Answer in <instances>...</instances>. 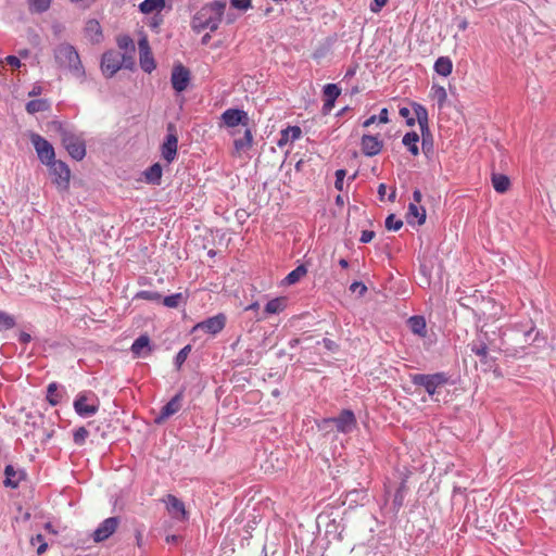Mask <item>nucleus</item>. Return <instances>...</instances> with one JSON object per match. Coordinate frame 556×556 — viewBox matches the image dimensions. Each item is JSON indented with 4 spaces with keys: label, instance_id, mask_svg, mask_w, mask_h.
Returning a JSON list of instances; mask_svg holds the SVG:
<instances>
[{
    "label": "nucleus",
    "instance_id": "aec40b11",
    "mask_svg": "<svg viewBox=\"0 0 556 556\" xmlns=\"http://www.w3.org/2000/svg\"><path fill=\"white\" fill-rule=\"evenodd\" d=\"M301 135L302 130L299 126H289L280 131V137L277 141V144L279 148H282L288 143H292L300 139Z\"/></svg>",
    "mask_w": 556,
    "mask_h": 556
},
{
    "label": "nucleus",
    "instance_id": "9b49d317",
    "mask_svg": "<svg viewBox=\"0 0 556 556\" xmlns=\"http://www.w3.org/2000/svg\"><path fill=\"white\" fill-rule=\"evenodd\" d=\"M325 422H332L339 432L349 433L355 428L356 418L352 410L344 409L338 417L325 419Z\"/></svg>",
    "mask_w": 556,
    "mask_h": 556
},
{
    "label": "nucleus",
    "instance_id": "a878e982",
    "mask_svg": "<svg viewBox=\"0 0 556 556\" xmlns=\"http://www.w3.org/2000/svg\"><path fill=\"white\" fill-rule=\"evenodd\" d=\"M86 36L93 42H99L102 39L101 25L97 20H89L85 26Z\"/></svg>",
    "mask_w": 556,
    "mask_h": 556
},
{
    "label": "nucleus",
    "instance_id": "f3484780",
    "mask_svg": "<svg viewBox=\"0 0 556 556\" xmlns=\"http://www.w3.org/2000/svg\"><path fill=\"white\" fill-rule=\"evenodd\" d=\"M165 504L168 513L173 518L178 520H185L187 518V511L185 508V504L174 495H167L165 500Z\"/></svg>",
    "mask_w": 556,
    "mask_h": 556
},
{
    "label": "nucleus",
    "instance_id": "ea45409f",
    "mask_svg": "<svg viewBox=\"0 0 556 556\" xmlns=\"http://www.w3.org/2000/svg\"><path fill=\"white\" fill-rule=\"evenodd\" d=\"M47 399L52 405L59 404L60 395L58 394V384L55 382L48 386Z\"/></svg>",
    "mask_w": 556,
    "mask_h": 556
},
{
    "label": "nucleus",
    "instance_id": "f704fd0d",
    "mask_svg": "<svg viewBox=\"0 0 556 556\" xmlns=\"http://www.w3.org/2000/svg\"><path fill=\"white\" fill-rule=\"evenodd\" d=\"M431 97L438 102L439 108H442L447 99V93L444 87L433 85L431 87Z\"/></svg>",
    "mask_w": 556,
    "mask_h": 556
},
{
    "label": "nucleus",
    "instance_id": "473e14b6",
    "mask_svg": "<svg viewBox=\"0 0 556 556\" xmlns=\"http://www.w3.org/2000/svg\"><path fill=\"white\" fill-rule=\"evenodd\" d=\"M49 109L50 103L46 99L31 100L26 104V111L29 114L48 111Z\"/></svg>",
    "mask_w": 556,
    "mask_h": 556
},
{
    "label": "nucleus",
    "instance_id": "a19ab883",
    "mask_svg": "<svg viewBox=\"0 0 556 556\" xmlns=\"http://www.w3.org/2000/svg\"><path fill=\"white\" fill-rule=\"evenodd\" d=\"M403 222L395 217V215L391 214L386 219V228L388 230L397 231L402 228Z\"/></svg>",
    "mask_w": 556,
    "mask_h": 556
},
{
    "label": "nucleus",
    "instance_id": "ddd939ff",
    "mask_svg": "<svg viewBox=\"0 0 556 556\" xmlns=\"http://www.w3.org/2000/svg\"><path fill=\"white\" fill-rule=\"evenodd\" d=\"M170 81L175 91H185L190 81L189 70L181 64L175 65L172 72Z\"/></svg>",
    "mask_w": 556,
    "mask_h": 556
},
{
    "label": "nucleus",
    "instance_id": "4c0bfd02",
    "mask_svg": "<svg viewBox=\"0 0 556 556\" xmlns=\"http://www.w3.org/2000/svg\"><path fill=\"white\" fill-rule=\"evenodd\" d=\"M471 352L480 357L481 361H484L488 356V346L484 342H472L471 343Z\"/></svg>",
    "mask_w": 556,
    "mask_h": 556
},
{
    "label": "nucleus",
    "instance_id": "a211bd4d",
    "mask_svg": "<svg viewBox=\"0 0 556 556\" xmlns=\"http://www.w3.org/2000/svg\"><path fill=\"white\" fill-rule=\"evenodd\" d=\"M180 394L175 395L169 402H167L161 409L160 415L155 418L156 424H161L180 409Z\"/></svg>",
    "mask_w": 556,
    "mask_h": 556
},
{
    "label": "nucleus",
    "instance_id": "c85d7f7f",
    "mask_svg": "<svg viewBox=\"0 0 556 556\" xmlns=\"http://www.w3.org/2000/svg\"><path fill=\"white\" fill-rule=\"evenodd\" d=\"M434 71L443 76L447 77L453 71V63L447 56H440L434 63Z\"/></svg>",
    "mask_w": 556,
    "mask_h": 556
},
{
    "label": "nucleus",
    "instance_id": "680f3d73",
    "mask_svg": "<svg viewBox=\"0 0 556 556\" xmlns=\"http://www.w3.org/2000/svg\"><path fill=\"white\" fill-rule=\"evenodd\" d=\"M377 121H378V117H377L376 115H372V116L368 117V118L363 123V126H364V127H369V126H371L372 124H375Z\"/></svg>",
    "mask_w": 556,
    "mask_h": 556
},
{
    "label": "nucleus",
    "instance_id": "1a4fd4ad",
    "mask_svg": "<svg viewBox=\"0 0 556 556\" xmlns=\"http://www.w3.org/2000/svg\"><path fill=\"white\" fill-rule=\"evenodd\" d=\"M124 56L117 51H108L101 59V70L104 75L112 77L123 66Z\"/></svg>",
    "mask_w": 556,
    "mask_h": 556
},
{
    "label": "nucleus",
    "instance_id": "9d476101",
    "mask_svg": "<svg viewBox=\"0 0 556 556\" xmlns=\"http://www.w3.org/2000/svg\"><path fill=\"white\" fill-rule=\"evenodd\" d=\"M118 525L119 519L117 517L103 520L91 534L93 542L100 543L108 540L117 530Z\"/></svg>",
    "mask_w": 556,
    "mask_h": 556
},
{
    "label": "nucleus",
    "instance_id": "cd10ccee",
    "mask_svg": "<svg viewBox=\"0 0 556 556\" xmlns=\"http://www.w3.org/2000/svg\"><path fill=\"white\" fill-rule=\"evenodd\" d=\"M418 141L419 136L415 131L405 134L402 140L403 144L414 156L419 154Z\"/></svg>",
    "mask_w": 556,
    "mask_h": 556
},
{
    "label": "nucleus",
    "instance_id": "774afa93",
    "mask_svg": "<svg viewBox=\"0 0 556 556\" xmlns=\"http://www.w3.org/2000/svg\"><path fill=\"white\" fill-rule=\"evenodd\" d=\"M467 27H468V22H467V20H462V21H459V23H458V28H459L460 30H465Z\"/></svg>",
    "mask_w": 556,
    "mask_h": 556
},
{
    "label": "nucleus",
    "instance_id": "bf43d9fd",
    "mask_svg": "<svg viewBox=\"0 0 556 556\" xmlns=\"http://www.w3.org/2000/svg\"><path fill=\"white\" fill-rule=\"evenodd\" d=\"M377 117L379 123L387 124L389 122L388 109L383 108Z\"/></svg>",
    "mask_w": 556,
    "mask_h": 556
},
{
    "label": "nucleus",
    "instance_id": "72a5a7b5",
    "mask_svg": "<svg viewBox=\"0 0 556 556\" xmlns=\"http://www.w3.org/2000/svg\"><path fill=\"white\" fill-rule=\"evenodd\" d=\"M307 273V269L304 265H300L296 268H294L292 271H290L286 278L285 282L287 285H294L302 277H304Z\"/></svg>",
    "mask_w": 556,
    "mask_h": 556
},
{
    "label": "nucleus",
    "instance_id": "58836bf2",
    "mask_svg": "<svg viewBox=\"0 0 556 556\" xmlns=\"http://www.w3.org/2000/svg\"><path fill=\"white\" fill-rule=\"evenodd\" d=\"M15 326L13 316L0 311V330H8Z\"/></svg>",
    "mask_w": 556,
    "mask_h": 556
},
{
    "label": "nucleus",
    "instance_id": "0e129e2a",
    "mask_svg": "<svg viewBox=\"0 0 556 556\" xmlns=\"http://www.w3.org/2000/svg\"><path fill=\"white\" fill-rule=\"evenodd\" d=\"M128 45L132 46V40L130 38L126 37V38H123L122 40H119V46L122 48H127Z\"/></svg>",
    "mask_w": 556,
    "mask_h": 556
},
{
    "label": "nucleus",
    "instance_id": "5fc2aeb1",
    "mask_svg": "<svg viewBox=\"0 0 556 556\" xmlns=\"http://www.w3.org/2000/svg\"><path fill=\"white\" fill-rule=\"evenodd\" d=\"M5 62L15 68H20L22 66L21 60L15 55L7 56Z\"/></svg>",
    "mask_w": 556,
    "mask_h": 556
},
{
    "label": "nucleus",
    "instance_id": "e2e57ef3",
    "mask_svg": "<svg viewBox=\"0 0 556 556\" xmlns=\"http://www.w3.org/2000/svg\"><path fill=\"white\" fill-rule=\"evenodd\" d=\"M41 91H42V89H41L40 86H34L33 89L28 92V96L29 97H35V96L40 94Z\"/></svg>",
    "mask_w": 556,
    "mask_h": 556
},
{
    "label": "nucleus",
    "instance_id": "6e6552de",
    "mask_svg": "<svg viewBox=\"0 0 556 556\" xmlns=\"http://www.w3.org/2000/svg\"><path fill=\"white\" fill-rule=\"evenodd\" d=\"M222 123L225 127L233 129L239 125L249 128V115L245 111L240 109H228L220 116Z\"/></svg>",
    "mask_w": 556,
    "mask_h": 556
},
{
    "label": "nucleus",
    "instance_id": "20e7f679",
    "mask_svg": "<svg viewBox=\"0 0 556 556\" xmlns=\"http://www.w3.org/2000/svg\"><path fill=\"white\" fill-rule=\"evenodd\" d=\"M62 143L73 159L80 161L85 157V155H86L85 142H84L83 138H80L76 134H74L70 130H63L62 131Z\"/></svg>",
    "mask_w": 556,
    "mask_h": 556
},
{
    "label": "nucleus",
    "instance_id": "b1692460",
    "mask_svg": "<svg viewBox=\"0 0 556 556\" xmlns=\"http://www.w3.org/2000/svg\"><path fill=\"white\" fill-rule=\"evenodd\" d=\"M410 331L414 334H417L421 338H425L427 334V324L426 319L422 316H412L407 320Z\"/></svg>",
    "mask_w": 556,
    "mask_h": 556
},
{
    "label": "nucleus",
    "instance_id": "2f4dec72",
    "mask_svg": "<svg viewBox=\"0 0 556 556\" xmlns=\"http://www.w3.org/2000/svg\"><path fill=\"white\" fill-rule=\"evenodd\" d=\"M492 185L496 192L504 193L508 190L510 181L507 176L502 174H493Z\"/></svg>",
    "mask_w": 556,
    "mask_h": 556
},
{
    "label": "nucleus",
    "instance_id": "c9c22d12",
    "mask_svg": "<svg viewBox=\"0 0 556 556\" xmlns=\"http://www.w3.org/2000/svg\"><path fill=\"white\" fill-rule=\"evenodd\" d=\"M4 473H5L4 484L7 486L16 488L18 484V481L16 480V472H15L13 466L8 465L4 469Z\"/></svg>",
    "mask_w": 556,
    "mask_h": 556
},
{
    "label": "nucleus",
    "instance_id": "4468645a",
    "mask_svg": "<svg viewBox=\"0 0 556 556\" xmlns=\"http://www.w3.org/2000/svg\"><path fill=\"white\" fill-rule=\"evenodd\" d=\"M226 324V317L224 314L210 317L194 326V330H203L211 334L220 332Z\"/></svg>",
    "mask_w": 556,
    "mask_h": 556
},
{
    "label": "nucleus",
    "instance_id": "412c9836",
    "mask_svg": "<svg viewBox=\"0 0 556 556\" xmlns=\"http://www.w3.org/2000/svg\"><path fill=\"white\" fill-rule=\"evenodd\" d=\"M413 110H414V113H415V116H416L415 122L416 121L418 122L420 130H421V134H422V137H425L426 134H429L428 111H427V109L424 105H421L419 103H414L413 104Z\"/></svg>",
    "mask_w": 556,
    "mask_h": 556
},
{
    "label": "nucleus",
    "instance_id": "39448f33",
    "mask_svg": "<svg viewBox=\"0 0 556 556\" xmlns=\"http://www.w3.org/2000/svg\"><path fill=\"white\" fill-rule=\"evenodd\" d=\"M74 409L80 417H91L98 412L99 403L93 394L79 393L74 401Z\"/></svg>",
    "mask_w": 556,
    "mask_h": 556
},
{
    "label": "nucleus",
    "instance_id": "864d4df0",
    "mask_svg": "<svg viewBox=\"0 0 556 556\" xmlns=\"http://www.w3.org/2000/svg\"><path fill=\"white\" fill-rule=\"evenodd\" d=\"M374 237H375V232L374 231H371V230H363L359 240L363 243H368V242H370L374 239Z\"/></svg>",
    "mask_w": 556,
    "mask_h": 556
},
{
    "label": "nucleus",
    "instance_id": "603ef678",
    "mask_svg": "<svg viewBox=\"0 0 556 556\" xmlns=\"http://www.w3.org/2000/svg\"><path fill=\"white\" fill-rule=\"evenodd\" d=\"M163 18L160 15V13L153 14V16L149 21V26L153 29L159 28V26L162 24Z\"/></svg>",
    "mask_w": 556,
    "mask_h": 556
},
{
    "label": "nucleus",
    "instance_id": "c756f323",
    "mask_svg": "<svg viewBox=\"0 0 556 556\" xmlns=\"http://www.w3.org/2000/svg\"><path fill=\"white\" fill-rule=\"evenodd\" d=\"M144 178L148 184L160 185L162 178V166L159 163L150 166L144 172Z\"/></svg>",
    "mask_w": 556,
    "mask_h": 556
},
{
    "label": "nucleus",
    "instance_id": "a18cd8bd",
    "mask_svg": "<svg viewBox=\"0 0 556 556\" xmlns=\"http://www.w3.org/2000/svg\"><path fill=\"white\" fill-rule=\"evenodd\" d=\"M190 351H191V346L186 345L177 353V355L175 357V365L177 368H180L181 365L186 362Z\"/></svg>",
    "mask_w": 556,
    "mask_h": 556
},
{
    "label": "nucleus",
    "instance_id": "7ed1b4c3",
    "mask_svg": "<svg viewBox=\"0 0 556 556\" xmlns=\"http://www.w3.org/2000/svg\"><path fill=\"white\" fill-rule=\"evenodd\" d=\"M413 384L422 387L430 396H433L437 389L446 384L448 378L444 372H435L431 375L415 374L410 376Z\"/></svg>",
    "mask_w": 556,
    "mask_h": 556
},
{
    "label": "nucleus",
    "instance_id": "37998d69",
    "mask_svg": "<svg viewBox=\"0 0 556 556\" xmlns=\"http://www.w3.org/2000/svg\"><path fill=\"white\" fill-rule=\"evenodd\" d=\"M31 545L37 546V554L41 555L47 551L48 544L45 542V539L41 534H37L31 538Z\"/></svg>",
    "mask_w": 556,
    "mask_h": 556
},
{
    "label": "nucleus",
    "instance_id": "e433bc0d",
    "mask_svg": "<svg viewBox=\"0 0 556 556\" xmlns=\"http://www.w3.org/2000/svg\"><path fill=\"white\" fill-rule=\"evenodd\" d=\"M323 91L325 99L337 100V98L341 94V89L336 84L325 85Z\"/></svg>",
    "mask_w": 556,
    "mask_h": 556
},
{
    "label": "nucleus",
    "instance_id": "49530a36",
    "mask_svg": "<svg viewBox=\"0 0 556 556\" xmlns=\"http://www.w3.org/2000/svg\"><path fill=\"white\" fill-rule=\"evenodd\" d=\"M345 175H346V172H345L344 169H338V170L336 172V182H334V187H336L339 191H342V190H343V184H344Z\"/></svg>",
    "mask_w": 556,
    "mask_h": 556
},
{
    "label": "nucleus",
    "instance_id": "f8f14e48",
    "mask_svg": "<svg viewBox=\"0 0 556 556\" xmlns=\"http://www.w3.org/2000/svg\"><path fill=\"white\" fill-rule=\"evenodd\" d=\"M138 49L141 68L147 73H151L155 68V62L150 50L148 38L146 36H142L139 39Z\"/></svg>",
    "mask_w": 556,
    "mask_h": 556
},
{
    "label": "nucleus",
    "instance_id": "13d9d810",
    "mask_svg": "<svg viewBox=\"0 0 556 556\" xmlns=\"http://www.w3.org/2000/svg\"><path fill=\"white\" fill-rule=\"evenodd\" d=\"M321 342H323L324 346L329 351H336L338 348L337 343L330 339L325 338V339H323Z\"/></svg>",
    "mask_w": 556,
    "mask_h": 556
},
{
    "label": "nucleus",
    "instance_id": "79ce46f5",
    "mask_svg": "<svg viewBox=\"0 0 556 556\" xmlns=\"http://www.w3.org/2000/svg\"><path fill=\"white\" fill-rule=\"evenodd\" d=\"M182 300L181 293H175L168 296H165L163 300V304L167 307L175 308L178 307Z\"/></svg>",
    "mask_w": 556,
    "mask_h": 556
},
{
    "label": "nucleus",
    "instance_id": "f03ea898",
    "mask_svg": "<svg viewBox=\"0 0 556 556\" xmlns=\"http://www.w3.org/2000/svg\"><path fill=\"white\" fill-rule=\"evenodd\" d=\"M53 58L58 67L67 71L74 78L83 83L86 71L74 46L61 42L53 49Z\"/></svg>",
    "mask_w": 556,
    "mask_h": 556
},
{
    "label": "nucleus",
    "instance_id": "052dcab7",
    "mask_svg": "<svg viewBox=\"0 0 556 556\" xmlns=\"http://www.w3.org/2000/svg\"><path fill=\"white\" fill-rule=\"evenodd\" d=\"M421 200H422V194H421L420 190L416 189L413 192V202L412 203H416L417 205H419Z\"/></svg>",
    "mask_w": 556,
    "mask_h": 556
},
{
    "label": "nucleus",
    "instance_id": "69168bd1",
    "mask_svg": "<svg viewBox=\"0 0 556 556\" xmlns=\"http://www.w3.org/2000/svg\"><path fill=\"white\" fill-rule=\"evenodd\" d=\"M30 334L26 333V332H22L21 336H20V341L23 342V343H28L30 341Z\"/></svg>",
    "mask_w": 556,
    "mask_h": 556
},
{
    "label": "nucleus",
    "instance_id": "6e6d98bb",
    "mask_svg": "<svg viewBox=\"0 0 556 556\" xmlns=\"http://www.w3.org/2000/svg\"><path fill=\"white\" fill-rule=\"evenodd\" d=\"M350 290L353 292L359 290L361 294H363L366 292L367 288L364 283L355 281L351 285Z\"/></svg>",
    "mask_w": 556,
    "mask_h": 556
},
{
    "label": "nucleus",
    "instance_id": "2eb2a0df",
    "mask_svg": "<svg viewBox=\"0 0 556 556\" xmlns=\"http://www.w3.org/2000/svg\"><path fill=\"white\" fill-rule=\"evenodd\" d=\"M361 148L366 156H375L381 152L383 141L379 136L364 135L361 139Z\"/></svg>",
    "mask_w": 556,
    "mask_h": 556
},
{
    "label": "nucleus",
    "instance_id": "6ab92c4d",
    "mask_svg": "<svg viewBox=\"0 0 556 556\" xmlns=\"http://www.w3.org/2000/svg\"><path fill=\"white\" fill-rule=\"evenodd\" d=\"M406 220L409 225H422L426 222V208L416 203H409L406 214Z\"/></svg>",
    "mask_w": 556,
    "mask_h": 556
},
{
    "label": "nucleus",
    "instance_id": "4d7b16f0",
    "mask_svg": "<svg viewBox=\"0 0 556 556\" xmlns=\"http://www.w3.org/2000/svg\"><path fill=\"white\" fill-rule=\"evenodd\" d=\"M334 102H336V100L325 99V102H324V105H323V111H324L325 114H328V113L331 112V110L334 106Z\"/></svg>",
    "mask_w": 556,
    "mask_h": 556
},
{
    "label": "nucleus",
    "instance_id": "423d86ee",
    "mask_svg": "<svg viewBox=\"0 0 556 556\" xmlns=\"http://www.w3.org/2000/svg\"><path fill=\"white\" fill-rule=\"evenodd\" d=\"M49 169L50 174L53 177V182L60 188V189H67L70 185V178H71V170L68 166L59 160H52L51 163L46 164Z\"/></svg>",
    "mask_w": 556,
    "mask_h": 556
},
{
    "label": "nucleus",
    "instance_id": "0eeeda50",
    "mask_svg": "<svg viewBox=\"0 0 556 556\" xmlns=\"http://www.w3.org/2000/svg\"><path fill=\"white\" fill-rule=\"evenodd\" d=\"M30 141L43 164L51 163L54 160V149L52 144L38 134L30 135Z\"/></svg>",
    "mask_w": 556,
    "mask_h": 556
},
{
    "label": "nucleus",
    "instance_id": "4be33fe9",
    "mask_svg": "<svg viewBox=\"0 0 556 556\" xmlns=\"http://www.w3.org/2000/svg\"><path fill=\"white\" fill-rule=\"evenodd\" d=\"M166 5V0H143L139 4V11L142 14H156L161 13Z\"/></svg>",
    "mask_w": 556,
    "mask_h": 556
},
{
    "label": "nucleus",
    "instance_id": "09e8293b",
    "mask_svg": "<svg viewBox=\"0 0 556 556\" xmlns=\"http://www.w3.org/2000/svg\"><path fill=\"white\" fill-rule=\"evenodd\" d=\"M138 298H141V299H144V300H150V301H155V300H159L161 298V295L156 292H152V291H140L138 294H137Z\"/></svg>",
    "mask_w": 556,
    "mask_h": 556
},
{
    "label": "nucleus",
    "instance_id": "f257e3e1",
    "mask_svg": "<svg viewBox=\"0 0 556 556\" xmlns=\"http://www.w3.org/2000/svg\"><path fill=\"white\" fill-rule=\"evenodd\" d=\"M225 1H212L200 7L192 16L191 28L195 33L216 31L226 10Z\"/></svg>",
    "mask_w": 556,
    "mask_h": 556
},
{
    "label": "nucleus",
    "instance_id": "de8ad7c7",
    "mask_svg": "<svg viewBox=\"0 0 556 556\" xmlns=\"http://www.w3.org/2000/svg\"><path fill=\"white\" fill-rule=\"evenodd\" d=\"M230 3L233 8L247 11L251 7V0H230Z\"/></svg>",
    "mask_w": 556,
    "mask_h": 556
},
{
    "label": "nucleus",
    "instance_id": "7c9ffc66",
    "mask_svg": "<svg viewBox=\"0 0 556 556\" xmlns=\"http://www.w3.org/2000/svg\"><path fill=\"white\" fill-rule=\"evenodd\" d=\"M53 0H28V10L30 13L42 14L47 12Z\"/></svg>",
    "mask_w": 556,
    "mask_h": 556
},
{
    "label": "nucleus",
    "instance_id": "bb28decb",
    "mask_svg": "<svg viewBox=\"0 0 556 556\" xmlns=\"http://www.w3.org/2000/svg\"><path fill=\"white\" fill-rule=\"evenodd\" d=\"M253 142V136L250 128H245L242 138L235 139L233 147L237 153L243 152L251 148Z\"/></svg>",
    "mask_w": 556,
    "mask_h": 556
},
{
    "label": "nucleus",
    "instance_id": "c03bdc74",
    "mask_svg": "<svg viewBox=\"0 0 556 556\" xmlns=\"http://www.w3.org/2000/svg\"><path fill=\"white\" fill-rule=\"evenodd\" d=\"M89 432L85 427H79L74 431V442L78 445H83L88 437Z\"/></svg>",
    "mask_w": 556,
    "mask_h": 556
},
{
    "label": "nucleus",
    "instance_id": "dca6fc26",
    "mask_svg": "<svg viewBox=\"0 0 556 556\" xmlns=\"http://www.w3.org/2000/svg\"><path fill=\"white\" fill-rule=\"evenodd\" d=\"M178 139L175 134H168L165 141L161 147V153L163 159L167 163H172L177 155Z\"/></svg>",
    "mask_w": 556,
    "mask_h": 556
},
{
    "label": "nucleus",
    "instance_id": "3c124183",
    "mask_svg": "<svg viewBox=\"0 0 556 556\" xmlns=\"http://www.w3.org/2000/svg\"><path fill=\"white\" fill-rule=\"evenodd\" d=\"M389 0H374L370 4V11L378 13L388 3Z\"/></svg>",
    "mask_w": 556,
    "mask_h": 556
},
{
    "label": "nucleus",
    "instance_id": "338daca9",
    "mask_svg": "<svg viewBox=\"0 0 556 556\" xmlns=\"http://www.w3.org/2000/svg\"><path fill=\"white\" fill-rule=\"evenodd\" d=\"M260 308L258 302H253L249 306H247V311H257Z\"/></svg>",
    "mask_w": 556,
    "mask_h": 556
},
{
    "label": "nucleus",
    "instance_id": "8fccbe9b",
    "mask_svg": "<svg viewBox=\"0 0 556 556\" xmlns=\"http://www.w3.org/2000/svg\"><path fill=\"white\" fill-rule=\"evenodd\" d=\"M399 113L402 117L407 119L406 122L408 126L415 125V118L410 117V110L408 108H401Z\"/></svg>",
    "mask_w": 556,
    "mask_h": 556
},
{
    "label": "nucleus",
    "instance_id": "5701e85b",
    "mask_svg": "<svg viewBox=\"0 0 556 556\" xmlns=\"http://www.w3.org/2000/svg\"><path fill=\"white\" fill-rule=\"evenodd\" d=\"M131 352L135 356L141 357L148 354L150 351V339L148 336L143 334L137 338L132 345H131Z\"/></svg>",
    "mask_w": 556,
    "mask_h": 556
},
{
    "label": "nucleus",
    "instance_id": "393cba45",
    "mask_svg": "<svg viewBox=\"0 0 556 556\" xmlns=\"http://www.w3.org/2000/svg\"><path fill=\"white\" fill-rule=\"evenodd\" d=\"M287 307V299L283 296L275 298L267 302L264 308V314L276 315L285 311Z\"/></svg>",
    "mask_w": 556,
    "mask_h": 556
}]
</instances>
